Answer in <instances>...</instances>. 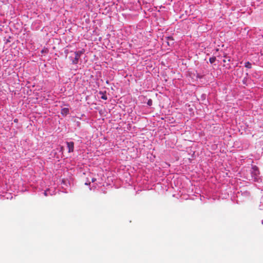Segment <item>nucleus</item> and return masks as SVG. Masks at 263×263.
I'll return each instance as SVG.
<instances>
[{
	"instance_id": "f257e3e1",
	"label": "nucleus",
	"mask_w": 263,
	"mask_h": 263,
	"mask_svg": "<svg viewBox=\"0 0 263 263\" xmlns=\"http://www.w3.org/2000/svg\"><path fill=\"white\" fill-rule=\"evenodd\" d=\"M85 50L84 49H82L81 50L77 51L74 52V57L70 56L69 59L73 65H77L78 62L81 56L83 54Z\"/></svg>"
},
{
	"instance_id": "f03ea898",
	"label": "nucleus",
	"mask_w": 263,
	"mask_h": 263,
	"mask_svg": "<svg viewBox=\"0 0 263 263\" xmlns=\"http://www.w3.org/2000/svg\"><path fill=\"white\" fill-rule=\"evenodd\" d=\"M251 174L253 181L257 182H259L261 181V179L259 177V169L256 165L252 166Z\"/></svg>"
},
{
	"instance_id": "7ed1b4c3",
	"label": "nucleus",
	"mask_w": 263,
	"mask_h": 263,
	"mask_svg": "<svg viewBox=\"0 0 263 263\" xmlns=\"http://www.w3.org/2000/svg\"><path fill=\"white\" fill-rule=\"evenodd\" d=\"M67 148L68 149V152L71 153L74 151V143L73 142H66Z\"/></svg>"
},
{
	"instance_id": "20e7f679",
	"label": "nucleus",
	"mask_w": 263,
	"mask_h": 263,
	"mask_svg": "<svg viewBox=\"0 0 263 263\" xmlns=\"http://www.w3.org/2000/svg\"><path fill=\"white\" fill-rule=\"evenodd\" d=\"M165 40L168 46H172L173 45L174 42V39L172 36H166L165 37Z\"/></svg>"
},
{
	"instance_id": "39448f33",
	"label": "nucleus",
	"mask_w": 263,
	"mask_h": 263,
	"mask_svg": "<svg viewBox=\"0 0 263 263\" xmlns=\"http://www.w3.org/2000/svg\"><path fill=\"white\" fill-rule=\"evenodd\" d=\"M61 114L63 116H66L69 114V109L68 108H63L61 109Z\"/></svg>"
},
{
	"instance_id": "423d86ee",
	"label": "nucleus",
	"mask_w": 263,
	"mask_h": 263,
	"mask_svg": "<svg viewBox=\"0 0 263 263\" xmlns=\"http://www.w3.org/2000/svg\"><path fill=\"white\" fill-rule=\"evenodd\" d=\"M106 91H100L99 92V94L101 95V98L103 100H107V97L106 95Z\"/></svg>"
},
{
	"instance_id": "0eeeda50",
	"label": "nucleus",
	"mask_w": 263,
	"mask_h": 263,
	"mask_svg": "<svg viewBox=\"0 0 263 263\" xmlns=\"http://www.w3.org/2000/svg\"><path fill=\"white\" fill-rule=\"evenodd\" d=\"M259 209L261 212H263V196L261 197L260 199V203L259 205Z\"/></svg>"
},
{
	"instance_id": "6e6552de",
	"label": "nucleus",
	"mask_w": 263,
	"mask_h": 263,
	"mask_svg": "<svg viewBox=\"0 0 263 263\" xmlns=\"http://www.w3.org/2000/svg\"><path fill=\"white\" fill-rule=\"evenodd\" d=\"M44 194L45 195V196H47L48 195H52L53 194L50 192V190L49 189H47L44 191Z\"/></svg>"
},
{
	"instance_id": "1a4fd4ad",
	"label": "nucleus",
	"mask_w": 263,
	"mask_h": 263,
	"mask_svg": "<svg viewBox=\"0 0 263 263\" xmlns=\"http://www.w3.org/2000/svg\"><path fill=\"white\" fill-rule=\"evenodd\" d=\"M245 66L247 68L251 69L252 68V64L250 62H247L245 64Z\"/></svg>"
},
{
	"instance_id": "9d476101",
	"label": "nucleus",
	"mask_w": 263,
	"mask_h": 263,
	"mask_svg": "<svg viewBox=\"0 0 263 263\" xmlns=\"http://www.w3.org/2000/svg\"><path fill=\"white\" fill-rule=\"evenodd\" d=\"M249 80V79L247 77H245L243 78V79L242 80L243 84H245V85H247L248 82Z\"/></svg>"
},
{
	"instance_id": "9b49d317",
	"label": "nucleus",
	"mask_w": 263,
	"mask_h": 263,
	"mask_svg": "<svg viewBox=\"0 0 263 263\" xmlns=\"http://www.w3.org/2000/svg\"><path fill=\"white\" fill-rule=\"evenodd\" d=\"M216 60V59L215 57H212L210 58L209 61L211 64H213L214 62H215Z\"/></svg>"
},
{
	"instance_id": "f8f14e48",
	"label": "nucleus",
	"mask_w": 263,
	"mask_h": 263,
	"mask_svg": "<svg viewBox=\"0 0 263 263\" xmlns=\"http://www.w3.org/2000/svg\"><path fill=\"white\" fill-rule=\"evenodd\" d=\"M147 104L149 106H151L152 105V104H153V101H152V100L151 99H149L148 100L147 102Z\"/></svg>"
},
{
	"instance_id": "ddd939ff",
	"label": "nucleus",
	"mask_w": 263,
	"mask_h": 263,
	"mask_svg": "<svg viewBox=\"0 0 263 263\" xmlns=\"http://www.w3.org/2000/svg\"><path fill=\"white\" fill-rule=\"evenodd\" d=\"M67 181L66 180H63L62 182V184H64V185H65L67 186Z\"/></svg>"
},
{
	"instance_id": "4468645a",
	"label": "nucleus",
	"mask_w": 263,
	"mask_h": 263,
	"mask_svg": "<svg viewBox=\"0 0 263 263\" xmlns=\"http://www.w3.org/2000/svg\"><path fill=\"white\" fill-rule=\"evenodd\" d=\"M64 53H65L66 54V55H67V54L69 53V51H68V49H65V50H64Z\"/></svg>"
},
{
	"instance_id": "2eb2a0df",
	"label": "nucleus",
	"mask_w": 263,
	"mask_h": 263,
	"mask_svg": "<svg viewBox=\"0 0 263 263\" xmlns=\"http://www.w3.org/2000/svg\"><path fill=\"white\" fill-rule=\"evenodd\" d=\"M88 180L86 182H85V185H88V184H90V182L88 180V178H87Z\"/></svg>"
},
{
	"instance_id": "dca6fc26",
	"label": "nucleus",
	"mask_w": 263,
	"mask_h": 263,
	"mask_svg": "<svg viewBox=\"0 0 263 263\" xmlns=\"http://www.w3.org/2000/svg\"><path fill=\"white\" fill-rule=\"evenodd\" d=\"M96 180H97V179L95 178H91V182H95Z\"/></svg>"
},
{
	"instance_id": "f3484780",
	"label": "nucleus",
	"mask_w": 263,
	"mask_h": 263,
	"mask_svg": "<svg viewBox=\"0 0 263 263\" xmlns=\"http://www.w3.org/2000/svg\"><path fill=\"white\" fill-rule=\"evenodd\" d=\"M18 120L17 119H15L14 120V122L15 123H17V122H18Z\"/></svg>"
},
{
	"instance_id": "a211bd4d",
	"label": "nucleus",
	"mask_w": 263,
	"mask_h": 263,
	"mask_svg": "<svg viewBox=\"0 0 263 263\" xmlns=\"http://www.w3.org/2000/svg\"><path fill=\"white\" fill-rule=\"evenodd\" d=\"M63 150V147H62H62H61V151H62Z\"/></svg>"
},
{
	"instance_id": "6ab92c4d",
	"label": "nucleus",
	"mask_w": 263,
	"mask_h": 263,
	"mask_svg": "<svg viewBox=\"0 0 263 263\" xmlns=\"http://www.w3.org/2000/svg\"><path fill=\"white\" fill-rule=\"evenodd\" d=\"M223 63H226V60H224H224H223Z\"/></svg>"
},
{
	"instance_id": "aec40b11",
	"label": "nucleus",
	"mask_w": 263,
	"mask_h": 263,
	"mask_svg": "<svg viewBox=\"0 0 263 263\" xmlns=\"http://www.w3.org/2000/svg\"><path fill=\"white\" fill-rule=\"evenodd\" d=\"M246 194H247L248 195H249V193H248V192H246Z\"/></svg>"
},
{
	"instance_id": "412c9836",
	"label": "nucleus",
	"mask_w": 263,
	"mask_h": 263,
	"mask_svg": "<svg viewBox=\"0 0 263 263\" xmlns=\"http://www.w3.org/2000/svg\"><path fill=\"white\" fill-rule=\"evenodd\" d=\"M106 83H108V81H106Z\"/></svg>"
}]
</instances>
